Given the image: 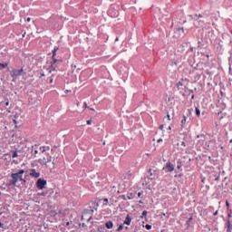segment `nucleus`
<instances>
[{"instance_id": "obj_1", "label": "nucleus", "mask_w": 232, "mask_h": 232, "mask_svg": "<svg viewBox=\"0 0 232 232\" xmlns=\"http://www.w3.org/2000/svg\"><path fill=\"white\" fill-rule=\"evenodd\" d=\"M23 175H24V169H20L17 173H12V179L9 181L8 187H16L19 181H23Z\"/></svg>"}, {"instance_id": "obj_2", "label": "nucleus", "mask_w": 232, "mask_h": 232, "mask_svg": "<svg viewBox=\"0 0 232 232\" xmlns=\"http://www.w3.org/2000/svg\"><path fill=\"white\" fill-rule=\"evenodd\" d=\"M24 72V69L21 67L20 69L13 68L10 72V75L12 77V81L16 82L17 77H20Z\"/></svg>"}, {"instance_id": "obj_3", "label": "nucleus", "mask_w": 232, "mask_h": 232, "mask_svg": "<svg viewBox=\"0 0 232 232\" xmlns=\"http://www.w3.org/2000/svg\"><path fill=\"white\" fill-rule=\"evenodd\" d=\"M189 18L194 21V25L198 28L200 27L201 25H203L204 22L202 21H198V18H202V15L201 14H195L194 16L193 15H189Z\"/></svg>"}, {"instance_id": "obj_4", "label": "nucleus", "mask_w": 232, "mask_h": 232, "mask_svg": "<svg viewBox=\"0 0 232 232\" xmlns=\"http://www.w3.org/2000/svg\"><path fill=\"white\" fill-rule=\"evenodd\" d=\"M46 185H47V182L45 179H38V180L36 181V188L39 190H43Z\"/></svg>"}, {"instance_id": "obj_5", "label": "nucleus", "mask_w": 232, "mask_h": 232, "mask_svg": "<svg viewBox=\"0 0 232 232\" xmlns=\"http://www.w3.org/2000/svg\"><path fill=\"white\" fill-rule=\"evenodd\" d=\"M163 169H166L168 173H172L175 171V166L171 161H168Z\"/></svg>"}, {"instance_id": "obj_6", "label": "nucleus", "mask_w": 232, "mask_h": 232, "mask_svg": "<svg viewBox=\"0 0 232 232\" xmlns=\"http://www.w3.org/2000/svg\"><path fill=\"white\" fill-rule=\"evenodd\" d=\"M29 171H30L29 175L31 178H34V179L40 178V172H37L34 169H31Z\"/></svg>"}, {"instance_id": "obj_7", "label": "nucleus", "mask_w": 232, "mask_h": 232, "mask_svg": "<svg viewBox=\"0 0 232 232\" xmlns=\"http://www.w3.org/2000/svg\"><path fill=\"white\" fill-rule=\"evenodd\" d=\"M54 64H55V63H53V61H52L51 64L47 68V71L49 73H51L52 72H56V67L54 66Z\"/></svg>"}, {"instance_id": "obj_8", "label": "nucleus", "mask_w": 232, "mask_h": 232, "mask_svg": "<svg viewBox=\"0 0 232 232\" xmlns=\"http://www.w3.org/2000/svg\"><path fill=\"white\" fill-rule=\"evenodd\" d=\"M131 221H132L131 217L129 214H127V216H126V218H125V219L123 221V224L127 225V226H130Z\"/></svg>"}, {"instance_id": "obj_9", "label": "nucleus", "mask_w": 232, "mask_h": 232, "mask_svg": "<svg viewBox=\"0 0 232 232\" xmlns=\"http://www.w3.org/2000/svg\"><path fill=\"white\" fill-rule=\"evenodd\" d=\"M59 50L58 46H55L53 51V56H52V61H53V63H57V59L55 58L56 56V52Z\"/></svg>"}, {"instance_id": "obj_10", "label": "nucleus", "mask_w": 232, "mask_h": 232, "mask_svg": "<svg viewBox=\"0 0 232 232\" xmlns=\"http://www.w3.org/2000/svg\"><path fill=\"white\" fill-rule=\"evenodd\" d=\"M184 81H188V79L185 78L184 80V78H181V80L176 83L178 90H180V87L184 86Z\"/></svg>"}, {"instance_id": "obj_11", "label": "nucleus", "mask_w": 232, "mask_h": 232, "mask_svg": "<svg viewBox=\"0 0 232 232\" xmlns=\"http://www.w3.org/2000/svg\"><path fill=\"white\" fill-rule=\"evenodd\" d=\"M105 227H107V229H111L113 227V222L111 220L105 222Z\"/></svg>"}, {"instance_id": "obj_12", "label": "nucleus", "mask_w": 232, "mask_h": 232, "mask_svg": "<svg viewBox=\"0 0 232 232\" xmlns=\"http://www.w3.org/2000/svg\"><path fill=\"white\" fill-rule=\"evenodd\" d=\"M5 68H8V63H0V71L5 69Z\"/></svg>"}, {"instance_id": "obj_13", "label": "nucleus", "mask_w": 232, "mask_h": 232, "mask_svg": "<svg viewBox=\"0 0 232 232\" xmlns=\"http://www.w3.org/2000/svg\"><path fill=\"white\" fill-rule=\"evenodd\" d=\"M188 121V117L183 116V120L181 121V127L186 126V122Z\"/></svg>"}, {"instance_id": "obj_14", "label": "nucleus", "mask_w": 232, "mask_h": 232, "mask_svg": "<svg viewBox=\"0 0 232 232\" xmlns=\"http://www.w3.org/2000/svg\"><path fill=\"white\" fill-rule=\"evenodd\" d=\"M227 232H232V224L230 223V221H227Z\"/></svg>"}, {"instance_id": "obj_15", "label": "nucleus", "mask_w": 232, "mask_h": 232, "mask_svg": "<svg viewBox=\"0 0 232 232\" xmlns=\"http://www.w3.org/2000/svg\"><path fill=\"white\" fill-rule=\"evenodd\" d=\"M147 215H148V211H147V210H143L142 213H141V215H140V218H146Z\"/></svg>"}, {"instance_id": "obj_16", "label": "nucleus", "mask_w": 232, "mask_h": 232, "mask_svg": "<svg viewBox=\"0 0 232 232\" xmlns=\"http://www.w3.org/2000/svg\"><path fill=\"white\" fill-rule=\"evenodd\" d=\"M0 105H1V106L8 107V106L10 105V102H9V101H6L5 103L0 102Z\"/></svg>"}, {"instance_id": "obj_17", "label": "nucleus", "mask_w": 232, "mask_h": 232, "mask_svg": "<svg viewBox=\"0 0 232 232\" xmlns=\"http://www.w3.org/2000/svg\"><path fill=\"white\" fill-rule=\"evenodd\" d=\"M122 230H123V225H120V226L117 227V229H116L117 232H121V231H122Z\"/></svg>"}, {"instance_id": "obj_18", "label": "nucleus", "mask_w": 232, "mask_h": 232, "mask_svg": "<svg viewBox=\"0 0 232 232\" xmlns=\"http://www.w3.org/2000/svg\"><path fill=\"white\" fill-rule=\"evenodd\" d=\"M19 155H18V152L16 150H14L13 151V155H12V158H17Z\"/></svg>"}, {"instance_id": "obj_19", "label": "nucleus", "mask_w": 232, "mask_h": 232, "mask_svg": "<svg viewBox=\"0 0 232 232\" xmlns=\"http://www.w3.org/2000/svg\"><path fill=\"white\" fill-rule=\"evenodd\" d=\"M109 199L107 198H103V206H108Z\"/></svg>"}, {"instance_id": "obj_20", "label": "nucleus", "mask_w": 232, "mask_h": 232, "mask_svg": "<svg viewBox=\"0 0 232 232\" xmlns=\"http://www.w3.org/2000/svg\"><path fill=\"white\" fill-rule=\"evenodd\" d=\"M181 168H182L181 161H178L177 169H181Z\"/></svg>"}, {"instance_id": "obj_21", "label": "nucleus", "mask_w": 232, "mask_h": 232, "mask_svg": "<svg viewBox=\"0 0 232 232\" xmlns=\"http://www.w3.org/2000/svg\"><path fill=\"white\" fill-rule=\"evenodd\" d=\"M145 227H146L147 230H150V229L152 228V226L147 224V225L145 226Z\"/></svg>"}, {"instance_id": "obj_22", "label": "nucleus", "mask_w": 232, "mask_h": 232, "mask_svg": "<svg viewBox=\"0 0 232 232\" xmlns=\"http://www.w3.org/2000/svg\"><path fill=\"white\" fill-rule=\"evenodd\" d=\"M196 115L198 117H199V115H200V111L198 110V108H196Z\"/></svg>"}, {"instance_id": "obj_23", "label": "nucleus", "mask_w": 232, "mask_h": 232, "mask_svg": "<svg viewBox=\"0 0 232 232\" xmlns=\"http://www.w3.org/2000/svg\"><path fill=\"white\" fill-rule=\"evenodd\" d=\"M0 227L3 229L5 228V224L2 221H0Z\"/></svg>"}, {"instance_id": "obj_24", "label": "nucleus", "mask_w": 232, "mask_h": 232, "mask_svg": "<svg viewBox=\"0 0 232 232\" xmlns=\"http://www.w3.org/2000/svg\"><path fill=\"white\" fill-rule=\"evenodd\" d=\"M38 196H39V197H45V193H44V192H43V193H38Z\"/></svg>"}, {"instance_id": "obj_25", "label": "nucleus", "mask_w": 232, "mask_h": 232, "mask_svg": "<svg viewBox=\"0 0 232 232\" xmlns=\"http://www.w3.org/2000/svg\"><path fill=\"white\" fill-rule=\"evenodd\" d=\"M137 196H138V198H141L142 192H138Z\"/></svg>"}, {"instance_id": "obj_26", "label": "nucleus", "mask_w": 232, "mask_h": 232, "mask_svg": "<svg viewBox=\"0 0 232 232\" xmlns=\"http://www.w3.org/2000/svg\"><path fill=\"white\" fill-rule=\"evenodd\" d=\"M226 206H227V209H228V208H229V207H230V205H229V203H228V201H227V200L226 201Z\"/></svg>"}, {"instance_id": "obj_27", "label": "nucleus", "mask_w": 232, "mask_h": 232, "mask_svg": "<svg viewBox=\"0 0 232 232\" xmlns=\"http://www.w3.org/2000/svg\"><path fill=\"white\" fill-rule=\"evenodd\" d=\"M32 21V18H30V17H28L27 19H26V22L27 23H30Z\"/></svg>"}, {"instance_id": "obj_28", "label": "nucleus", "mask_w": 232, "mask_h": 232, "mask_svg": "<svg viewBox=\"0 0 232 232\" xmlns=\"http://www.w3.org/2000/svg\"><path fill=\"white\" fill-rule=\"evenodd\" d=\"M167 118H168V121H171V118H170L169 114L167 115Z\"/></svg>"}, {"instance_id": "obj_29", "label": "nucleus", "mask_w": 232, "mask_h": 232, "mask_svg": "<svg viewBox=\"0 0 232 232\" xmlns=\"http://www.w3.org/2000/svg\"><path fill=\"white\" fill-rule=\"evenodd\" d=\"M87 124L91 125L92 124V120L87 121Z\"/></svg>"}, {"instance_id": "obj_30", "label": "nucleus", "mask_w": 232, "mask_h": 232, "mask_svg": "<svg viewBox=\"0 0 232 232\" xmlns=\"http://www.w3.org/2000/svg\"><path fill=\"white\" fill-rule=\"evenodd\" d=\"M160 130H164V125H160Z\"/></svg>"}, {"instance_id": "obj_31", "label": "nucleus", "mask_w": 232, "mask_h": 232, "mask_svg": "<svg viewBox=\"0 0 232 232\" xmlns=\"http://www.w3.org/2000/svg\"><path fill=\"white\" fill-rule=\"evenodd\" d=\"M162 141H163L162 139H159V140H157L158 143H160V142H162Z\"/></svg>"}, {"instance_id": "obj_32", "label": "nucleus", "mask_w": 232, "mask_h": 232, "mask_svg": "<svg viewBox=\"0 0 232 232\" xmlns=\"http://www.w3.org/2000/svg\"><path fill=\"white\" fill-rule=\"evenodd\" d=\"M127 198H128L129 200H131V199H132V197L127 196Z\"/></svg>"}, {"instance_id": "obj_33", "label": "nucleus", "mask_w": 232, "mask_h": 232, "mask_svg": "<svg viewBox=\"0 0 232 232\" xmlns=\"http://www.w3.org/2000/svg\"><path fill=\"white\" fill-rule=\"evenodd\" d=\"M53 78H51L50 80V83H53Z\"/></svg>"}, {"instance_id": "obj_34", "label": "nucleus", "mask_w": 232, "mask_h": 232, "mask_svg": "<svg viewBox=\"0 0 232 232\" xmlns=\"http://www.w3.org/2000/svg\"><path fill=\"white\" fill-rule=\"evenodd\" d=\"M65 94H67L69 92L68 89H66V91H64Z\"/></svg>"}, {"instance_id": "obj_35", "label": "nucleus", "mask_w": 232, "mask_h": 232, "mask_svg": "<svg viewBox=\"0 0 232 232\" xmlns=\"http://www.w3.org/2000/svg\"><path fill=\"white\" fill-rule=\"evenodd\" d=\"M41 77H44V72L41 73Z\"/></svg>"}, {"instance_id": "obj_36", "label": "nucleus", "mask_w": 232, "mask_h": 232, "mask_svg": "<svg viewBox=\"0 0 232 232\" xmlns=\"http://www.w3.org/2000/svg\"><path fill=\"white\" fill-rule=\"evenodd\" d=\"M14 124H17V121H16V120H14Z\"/></svg>"}, {"instance_id": "obj_37", "label": "nucleus", "mask_w": 232, "mask_h": 232, "mask_svg": "<svg viewBox=\"0 0 232 232\" xmlns=\"http://www.w3.org/2000/svg\"><path fill=\"white\" fill-rule=\"evenodd\" d=\"M119 41V37H116V40H115V42H118Z\"/></svg>"}, {"instance_id": "obj_38", "label": "nucleus", "mask_w": 232, "mask_h": 232, "mask_svg": "<svg viewBox=\"0 0 232 232\" xmlns=\"http://www.w3.org/2000/svg\"><path fill=\"white\" fill-rule=\"evenodd\" d=\"M195 99V95H192L191 100Z\"/></svg>"}, {"instance_id": "obj_39", "label": "nucleus", "mask_w": 232, "mask_h": 232, "mask_svg": "<svg viewBox=\"0 0 232 232\" xmlns=\"http://www.w3.org/2000/svg\"><path fill=\"white\" fill-rule=\"evenodd\" d=\"M89 109H90L91 111H95L94 109H92V108H90V107H89Z\"/></svg>"}, {"instance_id": "obj_40", "label": "nucleus", "mask_w": 232, "mask_h": 232, "mask_svg": "<svg viewBox=\"0 0 232 232\" xmlns=\"http://www.w3.org/2000/svg\"><path fill=\"white\" fill-rule=\"evenodd\" d=\"M139 203H140V204H142V203H143V201H142V200H140V201H139Z\"/></svg>"}, {"instance_id": "obj_41", "label": "nucleus", "mask_w": 232, "mask_h": 232, "mask_svg": "<svg viewBox=\"0 0 232 232\" xmlns=\"http://www.w3.org/2000/svg\"><path fill=\"white\" fill-rule=\"evenodd\" d=\"M218 215V211H216L215 213H214V216H217Z\"/></svg>"}, {"instance_id": "obj_42", "label": "nucleus", "mask_w": 232, "mask_h": 232, "mask_svg": "<svg viewBox=\"0 0 232 232\" xmlns=\"http://www.w3.org/2000/svg\"><path fill=\"white\" fill-rule=\"evenodd\" d=\"M66 226H70V222L69 221L66 223Z\"/></svg>"}, {"instance_id": "obj_43", "label": "nucleus", "mask_w": 232, "mask_h": 232, "mask_svg": "<svg viewBox=\"0 0 232 232\" xmlns=\"http://www.w3.org/2000/svg\"><path fill=\"white\" fill-rule=\"evenodd\" d=\"M85 107L88 108V109L90 108V107H88V105L86 103H85Z\"/></svg>"}, {"instance_id": "obj_44", "label": "nucleus", "mask_w": 232, "mask_h": 232, "mask_svg": "<svg viewBox=\"0 0 232 232\" xmlns=\"http://www.w3.org/2000/svg\"><path fill=\"white\" fill-rule=\"evenodd\" d=\"M182 145H183V146H186V143L182 142Z\"/></svg>"}, {"instance_id": "obj_45", "label": "nucleus", "mask_w": 232, "mask_h": 232, "mask_svg": "<svg viewBox=\"0 0 232 232\" xmlns=\"http://www.w3.org/2000/svg\"><path fill=\"white\" fill-rule=\"evenodd\" d=\"M228 218H231V214H228Z\"/></svg>"}, {"instance_id": "obj_46", "label": "nucleus", "mask_w": 232, "mask_h": 232, "mask_svg": "<svg viewBox=\"0 0 232 232\" xmlns=\"http://www.w3.org/2000/svg\"><path fill=\"white\" fill-rule=\"evenodd\" d=\"M106 144V142L105 141H103V145H105Z\"/></svg>"}, {"instance_id": "obj_47", "label": "nucleus", "mask_w": 232, "mask_h": 232, "mask_svg": "<svg viewBox=\"0 0 232 232\" xmlns=\"http://www.w3.org/2000/svg\"><path fill=\"white\" fill-rule=\"evenodd\" d=\"M169 130H171V127H169Z\"/></svg>"}, {"instance_id": "obj_48", "label": "nucleus", "mask_w": 232, "mask_h": 232, "mask_svg": "<svg viewBox=\"0 0 232 232\" xmlns=\"http://www.w3.org/2000/svg\"><path fill=\"white\" fill-rule=\"evenodd\" d=\"M230 142L232 143V140H230Z\"/></svg>"}]
</instances>
